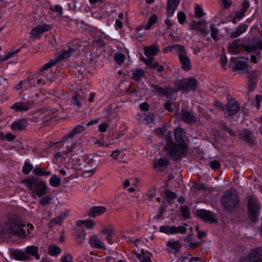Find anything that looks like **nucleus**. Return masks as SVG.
I'll return each instance as SVG.
<instances>
[{"label": "nucleus", "mask_w": 262, "mask_h": 262, "mask_svg": "<svg viewBox=\"0 0 262 262\" xmlns=\"http://www.w3.org/2000/svg\"><path fill=\"white\" fill-rule=\"evenodd\" d=\"M220 125L222 128L226 131L230 136L232 137L235 136L236 134L235 132L231 128L228 127L225 123H221Z\"/></svg>", "instance_id": "nucleus-48"}, {"label": "nucleus", "mask_w": 262, "mask_h": 262, "mask_svg": "<svg viewBox=\"0 0 262 262\" xmlns=\"http://www.w3.org/2000/svg\"><path fill=\"white\" fill-rule=\"evenodd\" d=\"M176 226H161L160 227V231L167 234H175L176 231L175 230Z\"/></svg>", "instance_id": "nucleus-34"}, {"label": "nucleus", "mask_w": 262, "mask_h": 262, "mask_svg": "<svg viewBox=\"0 0 262 262\" xmlns=\"http://www.w3.org/2000/svg\"><path fill=\"white\" fill-rule=\"evenodd\" d=\"M50 10L53 12H57L58 16H62V9L60 6H55L53 7H50Z\"/></svg>", "instance_id": "nucleus-53"}, {"label": "nucleus", "mask_w": 262, "mask_h": 262, "mask_svg": "<svg viewBox=\"0 0 262 262\" xmlns=\"http://www.w3.org/2000/svg\"><path fill=\"white\" fill-rule=\"evenodd\" d=\"M159 49L155 46L145 47L144 50V54L147 56H155L157 54Z\"/></svg>", "instance_id": "nucleus-31"}, {"label": "nucleus", "mask_w": 262, "mask_h": 262, "mask_svg": "<svg viewBox=\"0 0 262 262\" xmlns=\"http://www.w3.org/2000/svg\"><path fill=\"white\" fill-rule=\"evenodd\" d=\"M260 206L257 199L254 196H250L248 203V217L250 221L256 223L258 220Z\"/></svg>", "instance_id": "nucleus-5"}, {"label": "nucleus", "mask_w": 262, "mask_h": 262, "mask_svg": "<svg viewBox=\"0 0 262 262\" xmlns=\"http://www.w3.org/2000/svg\"><path fill=\"white\" fill-rule=\"evenodd\" d=\"M114 59L118 64H121L124 61L125 55L123 54L116 53L114 55Z\"/></svg>", "instance_id": "nucleus-47"}, {"label": "nucleus", "mask_w": 262, "mask_h": 262, "mask_svg": "<svg viewBox=\"0 0 262 262\" xmlns=\"http://www.w3.org/2000/svg\"><path fill=\"white\" fill-rule=\"evenodd\" d=\"M221 205L226 212H233L239 205V196L234 189L227 190L224 193L221 200Z\"/></svg>", "instance_id": "nucleus-3"}, {"label": "nucleus", "mask_w": 262, "mask_h": 262, "mask_svg": "<svg viewBox=\"0 0 262 262\" xmlns=\"http://www.w3.org/2000/svg\"><path fill=\"white\" fill-rule=\"evenodd\" d=\"M257 81H255V80H248V90L250 92H251L255 89Z\"/></svg>", "instance_id": "nucleus-54"}, {"label": "nucleus", "mask_w": 262, "mask_h": 262, "mask_svg": "<svg viewBox=\"0 0 262 262\" xmlns=\"http://www.w3.org/2000/svg\"><path fill=\"white\" fill-rule=\"evenodd\" d=\"M27 125V120L21 119L13 122L11 125V128L14 130L21 131L26 128Z\"/></svg>", "instance_id": "nucleus-25"}, {"label": "nucleus", "mask_w": 262, "mask_h": 262, "mask_svg": "<svg viewBox=\"0 0 262 262\" xmlns=\"http://www.w3.org/2000/svg\"><path fill=\"white\" fill-rule=\"evenodd\" d=\"M61 253V249L57 246L53 244L50 245V255L57 256Z\"/></svg>", "instance_id": "nucleus-40"}, {"label": "nucleus", "mask_w": 262, "mask_h": 262, "mask_svg": "<svg viewBox=\"0 0 262 262\" xmlns=\"http://www.w3.org/2000/svg\"><path fill=\"white\" fill-rule=\"evenodd\" d=\"M33 167L30 163L25 161L23 168V173L25 174H28L33 170Z\"/></svg>", "instance_id": "nucleus-45"}, {"label": "nucleus", "mask_w": 262, "mask_h": 262, "mask_svg": "<svg viewBox=\"0 0 262 262\" xmlns=\"http://www.w3.org/2000/svg\"><path fill=\"white\" fill-rule=\"evenodd\" d=\"M181 119L187 123L194 122V116L193 114L187 110H181Z\"/></svg>", "instance_id": "nucleus-28"}, {"label": "nucleus", "mask_w": 262, "mask_h": 262, "mask_svg": "<svg viewBox=\"0 0 262 262\" xmlns=\"http://www.w3.org/2000/svg\"><path fill=\"white\" fill-rule=\"evenodd\" d=\"M165 198L167 199L168 203H172V201L177 197L176 194L168 190L164 191Z\"/></svg>", "instance_id": "nucleus-39"}, {"label": "nucleus", "mask_w": 262, "mask_h": 262, "mask_svg": "<svg viewBox=\"0 0 262 262\" xmlns=\"http://www.w3.org/2000/svg\"><path fill=\"white\" fill-rule=\"evenodd\" d=\"M247 25L246 24L240 25L234 32H232L230 36L232 38H236L243 34L247 29Z\"/></svg>", "instance_id": "nucleus-30"}, {"label": "nucleus", "mask_w": 262, "mask_h": 262, "mask_svg": "<svg viewBox=\"0 0 262 262\" xmlns=\"http://www.w3.org/2000/svg\"><path fill=\"white\" fill-rule=\"evenodd\" d=\"M49 79L47 77L46 79L41 78H37L36 76L32 75L28 77L26 80L24 81V84H26V86L28 85L30 87L35 86L37 84H46L47 81Z\"/></svg>", "instance_id": "nucleus-17"}, {"label": "nucleus", "mask_w": 262, "mask_h": 262, "mask_svg": "<svg viewBox=\"0 0 262 262\" xmlns=\"http://www.w3.org/2000/svg\"><path fill=\"white\" fill-rule=\"evenodd\" d=\"M167 251L169 253H173L176 254L178 253L181 248L179 241H169L167 242Z\"/></svg>", "instance_id": "nucleus-23"}, {"label": "nucleus", "mask_w": 262, "mask_h": 262, "mask_svg": "<svg viewBox=\"0 0 262 262\" xmlns=\"http://www.w3.org/2000/svg\"><path fill=\"white\" fill-rule=\"evenodd\" d=\"M80 97V95L76 93L73 98V103L74 104H75L76 105H77L78 106H80V105H81V103L80 102V99H79Z\"/></svg>", "instance_id": "nucleus-59"}, {"label": "nucleus", "mask_w": 262, "mask_h": 262, "mask_svg": "<svg viewBox=\"0 0 262 262\" xmlns=\"http://www.w3.org/2000/svg\"><path fill=\"white\" fill-rule=\"evenodd\" d=\"M89 242L91 247L93 248L103 250L106 249L104 243L96 235H91L89 238Z\"/></svg>", "instance_id": "nucleus-20"}, {"label": "nucleus", "mask_w": 262, "mask_h": 262, "mask_svg": "<svg viewBox=\"0 0 262 262\" xmlns=\"http://www.w3.org/2000/svg\"><path fill=\"white\" fill-rule=\"evenodd\" d=\"M230 95L227 96L228 102L225 106V110L228 112L229 116L232 117L239 110V104L233 98H230Z\"/></svg>", "instance_id": "nucleus-12"}, {"label": "nucleus", "mask_w": 262, "mask_h": 262, "mask_svg": "<svg viewBox=\"0 0 262 262\" xmlns=\"http://www.w3.org/2000/svg\"><path fill=\"white\" fill-rule=\"evenodd\" d=\"M179 4V0H167V15L171 16L174 12Z\"/></svg>", "instance_id": "nucleus-26"}, {"label": "nucleus", "mask_w": 262, "mask_h": 262, "mask_svg": "<svg viewBox=\"0 0 262 262\" xmlns=\"http://www.w3.org/2000/svg\"><path fill=\"white\" fill-rule=\"evenodd\" d=\"M154 120V115L152 113H149L147 115L145 116L144 120L146 121L147 123L152 122Z\"/></svg>", "instance_id": "nucleus-58"}, {"label": "nucleus", "mask_w": 262, "mask_h": 262, "mask_svg": "<svg viewBox=\"0 0 262 262\" xmlns=\"http://www.w3.org/2000/svg\"><path fill=\"white\" fill-rule=\"evenodd\" d=\"M181 214L185 219H189L190 214L189 212V208L187 206H183L181 208Z\"/></svg>", "instance_id": "nucleus-50"}, {"label": "nucleus", "mask_w": 262, "mask_h": 262, "mask_svg": "<svg viewBox=\"0 0 262 262\" xmlns=\"http://www.w3.org/2000/svg\"><path fill=\"white\" fill-rule=\"evenodd\" d=\"M25 252L27 253L34 256L37 259L39 258V256L38 254V249L35 246H28L26 248Z\"/></svg>", "instance_id": "nucleus-35"}, {"label": "nucleus", "mask_w": 262, "mask_h": 262, "mask_svg": "<svg viewBox=\"0 0 262 262\" xmlns=\"http://www.w3.org/2000/svg\"><path fill=\"white\" fill-rule=\"evenodd\" d=\"M210 30L212 38L213 39L214 41H217L218 39V35L219 34V29L215 28L214 25H211Z\"/></svg>", "instance_id": "nucleus-44"}, {"label": "nucleus", "mask_w": 262, "mask_h": 262, "mask_svg": "<svg viewBox=\"0 0 262 262\" xmlns=\"http://www.w3.org/2000/svg\"><path fill=\"white\" fill-rule=\"evenodd\" d=\"M211 168L214 170H216L220 168L221 165L219 161L214 160L210 163Z\"/></svg>", "instance_id": "nucleus-61"}, {"label": "nucleus", "mask_w": 262, "mask_h": 262, "mask_svg": "<svg viewBox=\"0 0 262 262\" xmlns=\"http://www.w3.org/2000/svg\"><path fill=\"white\" fill-rule=\"evenodd\" d=\"M72 257L70 254H67L62 256L61 258L60 262H72Z\"/></svg>", "instance_id": "nucleus-62"}, {"label": "nucleus", "mask_w": 262, "mask_h": 262, "mask_svg": "<svg viewBox=\"0 0 262 262\" xmlns=\"http://www.w3.org/2000/svg\"><path fill=\"white\" fill-rule=\"evenodd\" d=\"M158 19V17L156 14L152 15L148 20V22L147 25L145 26V29L146 30H149L151 26L155 24Z\"/></svg>", "instance_id": "nucleus-42"}, {"label": "nucleus", "mask_w": 262, "mask_h": 262, "mask_svg": "<svg viewBox=\"0 0 262 262\" xmlns=\"http://www.w3.org/2000/svg\"><path fill=\"white\" fill-rule=\"evenodd\" d=\"M20 51V49H18L15 51L14 52H11L7 54L4 57L0 56V60L1 61H5L9 59L10 58L13 56L14 54L18 53Z\"/></svg>", "instance_id": "nucleus-51"}, {"label": "nucleus", "mask_w": 262, "mask_h": 262, "mask_svg": "<svg viewBox=\"0 0 262 262\" xmlns=\"http://www.w3.org/2000/svg\"><path fill=\"white\" fill-rule=\"evenodd\" d=\"M248 67L246 62L244 61H238L236 62L235 66L233 67V71L244 70Z\"/></svg>", "instance_id": "nucleus-41"}, {"label": "nucleus", "mask_w": 262, "mask_h": 262, "mask_svg": "<svg viewBox=\"0 0 262 262\" xmlns=\"http://www.w3.org/2000/svg\"><path fill=\"white\" fill-rule=\"evenodd\" d=\"M195 15L197 18H201L204 15L202 9L199 5L195 7Z\"/></svg>", "instance_id": "nucleus-52"}, {"label": "nucleus", "mask_w": 262, "mask_h": 262, "mask_svg": "<svg viewBox=\"0 0 262 262\" xmlns=\"http://www.w3.org/2000/svg\"><path fill=\"white\" fill-rule=\"evenodd\" d=\"M196 215L205 222L215 224L218 223V220L213 213L209 210L205 209L198 210L196 211Z\"/></svg>", "instance_id": "nucleus-10"}, {"label": "nucleus", "mask_w": 262, "mask_h": 262, "mask_svg": "<svg viewBox=\"0 0 262 262\" xmlns=\"http://www.w3.org/2000/svg\"><path fill=\"white\" fill-rule=\"evenodd\" d=\"M214 105L215 107L218 108L219 109L221 110V111H225V106H224L221 102L219 101L218 100H215L214 102Z\"/></svg>", "instance_id": "nucleus-64"}, {"label": "nucleus", "mask_w": 262, "mask_h": 262, "mask_svg": "<svg viewBox=\"0 0 262 262\" xmlns=\"http://www.w3.org/2000/svg\"><path fill=\"white\" fill-rule=\"evenodd\" d=\"M133 75L132 78L136 81L140 80L142 77L145 75V72L142 69H137L133 71Z\"/></svg>", "instance_id": "nucleus-36"}, {"label": "nucleus", "mask_w": 262, "mask_h": 262, "mask_svg": "<svg viewBox=\"0 0 262 262\" xmlns=\"http://www.w3.org/2000/svg\"><path fill=\"white\" fill-rule=\"evenodd\" d=\"M207 21L204 19L198 21H193L191 29L200 31L203 36H206L208 34V32L205 29Z\"/></svg>", "instance_id": "nucleus-19"}, {"label": "nucleus", "mask_w": 262, "mask_h": 262, "mask_svg": "<svg viewBox=\"0 0 262 262\" xmlns=\"http://www.w3.org/2000/svg\"><path fill=\"white\" fill-rule=\"evenodd\" d=\"M84 226L87 229H92L94 228L95 222L92 220L88 219L84 220Z\"/></svg>", "instance_id": "nucleus-55"}, {"label": "nucleus", "mask_w": 262, "mask_h": 262, "mask_svg": "<svg viewBox=\"0 0 262 262\" xmlns=\"http://www.w3.org/2000/svg\"><path fill=\"white\" fill-rule=\"evenodd\" d=\"M150 86L154 89V90L152 91L153 93L159 95H163L167 98H169V97L172 96V95L176 93L174 86L173 88L167 86L163 88L155 84H150Z\"/></svg>", "instance_id": "nucleus-11"}, {"label": "nucleus", "mask_w": 262, "mask_h": 262, "mask_svg": "<svg viewBox=\"0 0 262 262\" xmlns=\"http://www.w3.org/2000/svg\"><path fill=\"white\" fill-rule=\"evenodd\" d=\"M33 104L32 101L27 102H18L13 104L11 108L15 112H26L31 108Z\"/></svg>", "instance_id": "nucleus-16"}, {"label": "nucleus", "mask_w": 262, "mask_h": 262, "mask_svg": "<svg viewBox=\"0 0 262 262\" xmlns=\"http://www.w3.org/2000/svg\"><path fill=\"white\" fill-rule=\"evenodd\" d=\"M101 233L103 235H106L105 239L110 244H112L113 243L112 236L114 233V229L111 225H107L106 226L102 227Z\"/></svg>", "instance_id": "nucleus-22"}, {"label": "nucleus", "mask_w": 262, "mask_h": 262, "mask_svg": "<svg viewBox=\"0 0 262 262\" xmlns=\"http://www.w3.org/2000/svg\"><path fill=\"white\" fill-rule=\"evenodd\" d=\"M172 134L170 132H168L166 135V148L168 150V153L169 156H170V143H174L172 141Z\"/></svg>", "instance_id": "nucleus-46"}, {"label": "nucleus", "mask_w": 262, "mask_h": 262, "mask_svg": "<svg viewBox=\"0 0 262 262\" xmlns=\"http://www.w3.org/2000/svg\"><path fill=\"white\" fill-rule=\"evenodd\" d=\"M178 19L179 22L183 24L186 20V15L183 12H180L178 14Z\"/></svg>", "instance_id": "nucleus-57"}, {"label": "nucleus", "mask_w": 262, "mask_h": 262, "mask_svg": "<svg viewBox=\"0 0 262 262\" xmlns=\"http://www.w3.org/2000/svg\"><path fill=\"white\" fill-rule=\"evenodd\" d=\"M261 96L259 95H257L255 96V100L253 102V105L255 106L257 108L260 106V103L261 101Z\"/></svg>", "instance_id": "nucleus-56"}, {"label": "nucleus", "mask_w": 262, "mask_h": 262, "mask_svg": "<svg viewBox=\"0 0 262 262\" xmlns=\"http://www.w3.org/2000/svg\"><path fill=\"white\" fill-rule=\"evenodd\" d=\"M178 56L179 60L182 64V69L185 71H188L191 69L190 60L187 55V52L184 46H178Z\"/></svg>", "instance_id": "nucleus-9"}, {"label": "nucleus", "mask_w": 262, "mask_h": 262, "mask_svg": "<svg viewBox=\"0 0 262 262\" xmlns=\"http://www.w3.org/2000/svg\"><path fill=\"white\" fill-rule=\"evenodd\" d=\"M253 40L255 41V45L245 47V51L249 53H254L256 54H259V51L262 50V40H260L257 36H255Z\"/></svg>", "instance_id": "nucleus-15"}, {"label": "nucleus", "mask_w": 262, "mask_h": 262, "mask_svg": "<svg viewBox=\"0 0 262 262\" xmlns=\"http://www.w3.org/2000/svg\"><path fill=\"white\" fill-rule=\"evenodd\" d=\"M77 47H69L67 50H63L61 52H59L56 54V57L54 60H50V67L54 66L57 62L62 60L66 59L71 57L77 51H78Z\"/></svg>", "instance_id": "nucleus-8"}, {"label": "nucleus", "mask_w": 262, "mask_h": 262, "mask_svg": "<svg viewBox=\"0 0 262 262\" xmlns=\"http://www.w3.org/2000/svg\"><path fill=\"white\" fill-rule=\"evenodd\" d=\"M85 234V231L83 229L80 228L77 229L76 232L75 237L78 244H82L84 242Z\"/></svg>", "instance_id": "nucleus-33"}, {"label": "nucleus", "mask_w": 262, "mask_h": 262, "mask_svg": "<svg viewBox=\"0 0 262 262\" xmlns=\"http://www.w3.org/2000/svg\"><path fill=\"white\" fill-rule=\"evenodd\" d=\"M240 138L247 144L252 146L254 145L255 138L252 131L248 129H244L239 133Z\"/></svg>", "instance_id": "nucleus-13"}, {"label": "nucleus", "mask_w": 262, "mask_h": 262, "mask_svg": "<svg viewBox=\"0 0 262 262\" xmlns=\"http://www.w3.org/2000/svg\"><path fill=\"white\" fill-rule=\"evenodd\" d=\"M239 262H262V248L257 247L251 250Z\"/></svg>", "instance_id": "nucleus-7"}, {"label": "nucleus", "mask_w": 262, "mask_h": 262, "mask_svg": "<svg viewBox=\"0 0 262 262\" xmlns=\"http://www.w3.org/2000/svg\"><path fill=\"white\" fill-rule=\"evenodd\" d=\"M245 47L247 46L241 43L240 39H237L228 44V50L231 54H237L242 50L245 51Z\"/></svg>", "instance_id": "nucleus-14"}, {"label": "nucleus", "mask_w": 262, "mask_h": 262, "mask_svg": "<svg viewBox=\"0 0 262 262\" xmlns=\"http://www.w3.org/2000/svg\"><path fill=\"white\" fill-rule=\"evenodd\" d=\"M167 208V205L163 204V205L159 208V212L158 215L157 216V219H160L163 216V212L165 211Z\"/></svg>", "instance_id": "nucleus-63"}, {"label": "nucleus", "mask_w": 262, "mask_h": 262, "mask_svg": "<svg viewBox=\"0 0 262 262\" xmlns=\"http://www.w3.org/2000/svg\"><path fill=\"white\" fill-rule=\"evenodd\" d=\"M50 185L53 187H58L61 184V179L60 177H58L55 174H53L50 180Z\"/></svg>", "instance_id": "nucleus-37"}, {"label": "nucleus", "mask_w": 262, "mask_h": 262, "mask_svg": "<svg viewBox=\"0 0 262 262\" xmlns=\"http://www.w3.org/2000/svg\"><path fill=\"white\" fill-rule=\"evenodd\" d=\"M106 208L104 206H95L89 209L88 215L92 217H95L104 213Z\"/></svg>", "instance_id": "nucleus-24"}, {"label": "nucleus", "mask_w": 262, "mask_h": 262, "mask_svg": "<svg viewBox=\"0 0 262 262\" xmlns=\"http://www.w3.org/2000/svg\"><path fill=\"white\" fill-rule=\"evenodd\" d=\"M49 29V26L47 25H38L33 28L30 32V37L33 38H37L40 34H42Z\"/></svg>", "instance_id": "nucleus-21"}, {"label": "nucleus", "mask_w": 262, "mask_h": 262, "mask_svg": "<svg viewBox=\"0 0 262 262\" xmlns=\"http://www.w3.org/2000/svg\"><path fill=\"white\" fill-rule=\"evenodd\" d=\"M249 6H250V4H249V2L246 0H245L242 4V5H241L242 8L240 10L246 13L247 9L249 8Z\"/></svg>", "instance_id": "nucleus-60"}, {"label": "nucleus", "mask_w": 262, "mask_h": 262, "mask_svg": "<svg viewBox=\"0 0 262 262\" xmlns=\"http://www.w3.org/2000/svg\"><path fill=\"white\" fill-rule=\"evenodd\" d=\"M169 163L168 159L165 158H161L154 163V167L156 168L161 167L167 166Z\"/></svg>", "instance_id": "nucleus-38"}, {"label": "nucleus", "mask_w": 262, "mask_h": 262, "mask_svg": "<svg viewBox=\"0 0 262 262\" xmlns=\"http://www.w3.org/2000/svg\"><path fill=\"white\" fill-rule=\"evenodd\" d=\"M24 227L25 225L22 223L20 219L15 216H12L0 229V235L9 237L17 235L23 237L25 235V231L22 229Z\"/></svg>", "instance_id": "nucleus-1"}, {"label": "nucleus", "mask_w": 262, "mask_h": 262, "mask_svg": "<svg viewBox=\"0 0 262 262\" xmlns=\"http://www.w3.org/2000/svg\"><path fill=\"white\" fill-rule=\"evenodd\" d=\"M85 128L81 125H78L76 126L68 135L65 136L61 140L57 142H52L50 141V146L54 145L58 143L62 142L66 140L67 138H72L75 135L82 133Z\"/></svg>", "instance_id": "nucleus-18"}, {"label": "nucleus", "mask_w": 262, "mask_h": 262, "mask_svg": "<svg viewBox=\"0 0 262 262\" xmlns=\"http://www.w3.org/2000/svg\"><path fill=\"white\" fill-rule=\"evenodd\" d=\"M68 216V213L62 212L60 213L58 215L50 220V226L58 225H60L63 221Z\"/></svg>", "instance_id": "nucleus-29"}, {"label": "nucleus", "mask_w": 262, "mask_h": 262, "mask_svg": "<svg viewBox=\"0 0 262 262\" xmlns=\"http://www.w3.org/2000/svg\"><path fill=\"white\" fill-rule=\"evenodd\" d=\"M137 257L141 262H152L150 260L151 254L148 252H145L142 250V254H136Z\"/></svg>", "instance_id": "nucleus-32"}, {"label": "nucleus", "mask_w": 262, "mask_h": 262, "mask_svg": "<svg viewBox=\"0 0 262 262\" xmlns=\"http://www.w3.org/2000/svg\"><path fill=\"white\" fill-rule=\"evenodd\" d=\"M259 75V73L257 70L248 71V80H255V81H257Z\"/></svg>", "instance_id": "nucleus-43"}, {"label": "nucleus", "mask_w": 262, "mask_h": 262, "mask_svg": "<svg viewBox=\"0 0 262 262\" xmlns=\"http://www.w3.org/2000/svg\"><path fill=\"white\" fill-rule=\"evenodd\" d=\"M26 186L30 189H35L36 193L38 196H41L45 193L47 191V187L45 184L40 182L35 178H31L24 181Z\"/></svg>", "instance_id": "nucleus-6"}, {"label": "nucleus", "mask_w": 262, "mask_h": 262, "mask_svg": "<svg viewBox=\"0 0 262 262\" xmlns=\"http://www.w3.org/2000/svg\"><path fill=\"white\" fill-rule=\"evenodd\" d=\"M183 130L181 128H177L174 136L178 145L175 143H170V157L175 160H179L183 158L187 150V146L183 138Z\"/></svg>", "instance_id": "nucleus-2"}, {"label": "nucleus", "mask_w": 262, "mask_h": 262, "mask_svg": "<svg viewBox=\"0 0 262 262\" xmlns=\"http://www.w3.org/2000/svg\"><path fill=\"white\" fill-rule=\"evenodd\" d=\"M198 81L194 78H185L181 80H176L173 82L176 93L181 91L187 93L189 91H194L198 86Z\"/></svg>", "instance_id": "nucleus-4"}, {"label": "nucleus", "mask_w": 262, "mask_h": 262, "mask_svg": "<svg viewBox=\"0 0 262 262\" xmlns=\"http://www.w3.org/2000/svg\"><path fill=\"white\" fill-rule=\"evenodd\" d=\"M10 255L12 258L19 260H25L28 258V256L26 253L18 250H11Z\"/></svg>", "instance_id": "nucleus-27"}, {"label": "nucleus", "mask_w": 262, "mask_h": 262, "mask_svg": "<svg viewBox=\"0 0 262 262\" xmlns=\"http://www.w3.org/2000/svg\"><path fill=\"white\" fill-rule=\"evenodd\" d=\"M33 173L36 176H48L49 175V172L44 171L42 169L38 168H35L33 170Z\"/></svg>", "instance_id": "nucleus-49"}]
</instances>
